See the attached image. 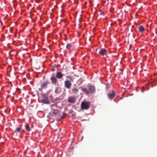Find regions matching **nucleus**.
<instances>
[{
	"label": "nucleus",
	"instance_id": "1",
	"mask_svg": "<svg viewBox=\"0 0 157 157\" xmlns=\"http://www.w3.org/2000/svg\"><path fill=\"white\" fill-rule=\"evenodd\" d=\"M90 105V102L82 101L81 104V108L82 109H88Z\"/></svg>",
	"mask_w": 157,
	"mask_h": 157
},
{
	"label": "nucleus",
	"instance_id": "2",
	"mask_svg": "<svg viewBox=\"0 0 157 157\" xmlns=\"http://www.w3.org/2000/svg\"><path fill=\"white\" fill-rule=\"evenodd\" d=\"M89 94H92L94 93L95 90V87L94 86L89 85L87 86Z\"/></svg>",
	"mask_w": 157,
	"mask_h": 157
},
{
	"label": "nucleus",
	"instance_id": "3",
	"mask_svg": "<svg viewBox=\"0 0 157 157\" xmlns=\"http://www.w3.org/2000/svg\"><path fill=\"white\" fill-rule=\"evenodd\" d=\"M107 95L109 99H112L115 96V93L113 90H112V92H109Z\"/></svg>",
	"mask_w": 157,
	"mask_h": 157
},
{
	"label": "nucleus",
	"instance_id": "4",
	"mask_svg": "<svg viewBox=\"0 0 157 157\" xmlns=\"http://www.w3.org/2000/svg\"><path fill=\"white\" fill-rule=\"evenodd\" d=\"M43 99L42 100V103L44 104H48L49 102L48 98L45 95H43Z\"/></svg>",
	"mask_w": 157,
	"mask_h": 157
},
{
	"label": "nucleus",
	"instance_id": "5",
	"mask_svg": "<svg viewBox=\"0 0 157 157\" xmlns=\"http://www.w3.org/2000/svg\"><path fill=\"white\" fill-rule=\"evenodd\" d=\"M65 87L68 89H70L71 86L72 84L69 81H66L64 82Z\"/></svg>",
	"mask_w": 157,
	"mask_h": 157
},
{
	"label": "nucleus",
	"instance_id": "6",
	"mask_svg": "<svg viewBox=\"0 0 157 157\" xmlns=\"http://www.w3.org/2000/svg\"><path fill=\"white\" fill-rule=\"evenodd\" d=\"M68 101L70 103H74L76 101V98L74 97H70L68 99Z\"/></svg>",
	"mask_w": 157,
	"mask_h": 157
},
{
	"label": "nucleus",
	"instance_id": "7",
	"mask_svg": "<svg viewBox=\"0 0 157 157\" xmlns=\"http://www.w3.org/2000/svg\"><path fill=\"white\" fill-rule=\"evenodd\" d=\"M50 79L52 81V83L53 84H55L57 82V79L54 75H52Z\"/></svg>",
	"mask_w": 157,
	"mask_h": 157
},
{
	"label": "nucleus",
	"instance_id": "8",
	"mask_svg": "<svg viewBox=\"0 0 157 157\" xmlns=\"http://www.w3.org/2000/svg\"><path fill=\"white\" fill-rule=\"evenodd\" d=\"M106 50L105 48L101 49L99 52V54L101 56H104L106 53Z\"/></svg>",
	"mask_w": 157,
	"mask_h": 157
},
{
	"label": "nucleus",
	"instance_id": "9",
	"mask_svg": "<svg viewBox=\"0 0 157 157\" xmlns=\"http://www.w3.org/2000/svg\"><path fill=\"white\" fill-rule=\"evenodd\" d=\"M48 82H45L42 83L41 84V87L42 88H46L47 87L48 85Z\"/></svg>",
	"mask_w": 157,
	"mask_h": 157
},
{
	"label": "nucleus",
	"instance_id": "10",
	"mask_svg": "<svg viewBox=\"0 0 157 157\" xmlns=\"http://www.w3.org/2000/svg\"><path fill=\"white\" fill-rule=\"evenodd\" d=\"M56 76L57 78H61L63 77V75L61 72H58L57 73Z\"/></svg>",
	"mask_w": 157,
	"mask_h": 157
},
{
	"label": "nucleus",
	"instance_id": "11",
	"mask_svg": "<svg viewBox=\"0 0 157 157\" xmlns=\"http://www.w3.org/2000/svg\"><path fill=\"white\" fill-rule=\"evenodd\" d=\"M61 90L60 87H57L55 89V93L56 94H59L60 93Z\"/></svg>",
	"mask_w": 157,
	"mask_h": 157
},
{
	"label": "nucleus",
	"instance_id": "12",
	"mask_svg": "<svg viewBox=\"0 0 157 157\" xmlns=\"http://www.w3.org/2000/svg\"><path fill=\"white\" fill-rule=\"evenodd\" d=\"M15 132H23L24 130L22 129L21 128H17L15 131Z\"/></svg>",
	"mask_w": 157,
	"mask_h": 157
},
{
	"label": "nucleus",
	"instance_id": "13",
	"mask_svg": "<svg viewBox=\"0 0 157 157\" xmlns=\"http://www.w3.org/2000/svg\"><path fill=\"white\" fill-rule=\"evenodd\" d=\"M82 90L83 91L85 92L87 94H89L88 89L86 88H82Z\"/></svg>",
	"mask_w": 157,
	"mask_h": 157
},
{
	"label": "nucleus",
	"instance_id": "14",
	"mask_svg": "<svg viewBox=\"0 0 157 157\" xmlns=\"http://www.w3.org/2000/svg\"><path fill=\"white\" fill-rule=\"evenodd\" d=\"M25 129H26L28 131H30V127L28 123H26L25 125Z\"/></svg>",
	"mask_w": 157,
	"mask_h": 157
},
{
	"label": "nucleus",
	"instance_id": "15",
	"mask_svg": "<svg viewBox=\"0 0 157 157\" xmlns=\"http://www.w3.org/2000/svg\"><path fill=\"white\" fill-rule=\"evenodd\" d=\"M139 31L140 32H142L144 30V29L143 27L142 26H140L139 27Z\"/></svg>",
	"mask_w": 157,
	"mask_h": 157
},
{
	"label": "nucleus",
	"instance_id": "16",
	"mask_svg": "<svg viewBox=\"0 0 157 157\" xmlns=\"http://www.w3.org/2000/svg\"><path fill=\"white\" fill-rule=\"evenodd\" d=\"M72 47V45L71 44H68L66 46V48L67 49L69 50Z\"/></svg>",
	"mask_w": 157,
	"mask_h": 157
},
{
	"label": "nucleus",
	"instance_id": "17",
	"mask_svg": "<svg viewBox=\"0 0 157 157\" xmlns=\"http://www.w3.org/2000/svg\"><path fill=\"white\" fill-rule=\"evenodd\" d=\"M72 91L75 93H77L78 92V90L75 88H73L72 89Z\"/></svg>",
	"mask_w": 157,
	"mask_h": 157
},
{
	"label": "nucleus",
	"instance_id": "18",
	"mask_svg": "<svg viewBox=\"0 0 157 157\" xmlns=\"http://www.w3.org/2000/svg\"><path fill=\"white\" fill-rule=\"evenodd\" d=\"M52 112L54 115H56L58 113L59 111L57 109H53Z\"/></svg>",
	"mask_w": 157,
	"mask_h": 157
},
{
	"label": "nucleus",
	"instance_id": "19",
	"mask_svg": "<svg viewBox=\"0 0 157 157\" xmlns=\"http://www.w3.org/2000/svg\"><path fill=\"white\" fill-rule=\"evenodd\" d=\"M68 79L71 80L72 79V76L71 75H69L66 77Z\"/></svg>",
	"mask_w": 157,
	"mask_h": 157
},
{
	"label": "nucleus",
	"instance_id": "20",
	"mask_svg": "<svg viewBox=\"0 0 157 157\" xmlns=\"http://www.w3.org/2000/svg\"><path fill=\"white\" fill-rule=\"evenodd\" d=\"M73 112H74L73 111L72 109L70 110L69 111V113H71L72 114V115L74 117L75 116V114H73Z\"/></svg>",
	"mask_w": 157,
	"mask_h": 157
},
{
	"label": "nucleus",
	"instance_id": "21",
	"mask_svg": "<svg viewBox=\"0 0 157 157\" xmlns=\"http://www.w3.org/2000/svg\"><path fill=\"white\" fill-rule=\"evenodd\" d=\"M63 116L61 117V118L63 119V118L64 117H65L66 115V114L65 113H63Z\"/></svg>",
	"mask_w": 157,
	"mask_h": 157
},
{
	"label": "nucleus",
	"instance_id": "22",
	"mask_svg": "<svg viewBox=\"0 0 157 157\" xmlns=\"http://www.w3.org/2000/svg\"><path fill=\"white\" fill-rule=\"evenodd\" d=\"M100 14L101 15H103V12H102V11L100 12Z\"/></svg>",
	"mask_w": 157,
	"mask_h": 157
},
{
	"label": "nucleus",
	"instance_id": "23",
	"mask_svg": "<svg viewBox=\"0 0 157 157\" xmlns=\"http://www.w3.org/2000/svg\"><path fill=\"white\" fill-rule=\"evenodd\" d=\"M55 69L54 68H53L51 69V71H55Z\"/></svg>",
	"mask_w": 157,
	"mask_h": 157
},
{
	"label": "nucleus",
	"instance_id": "24",
	"mask_svg": "<svg viewBox=\"0 0 157 157\" xmlns=\"http://www.w3.org/2000/svg\"><path fill=\"white\" fill-rule=\"evenodd\" d=\"M51 106H52H52H54V105H52Z\"/></svg>",
	"mask_w": 157,
	"mask_h": 157
},
{
	"label": "nucleus",
	"instance_id": "25",
	"mask_svg": "<svg viewBox=\"0 0 157 157\" xmlns=\"http://www.w3.org/2000/svg\"><path fill=\"white\" fill-rule=\"evenodd\" d=\"M54 67H57V66H56V65H54Z\"/></svg>",
	"mask_w": 157,
	"mask_h": 157
},
{
	"label": "nucleus",
	"instance_id": "26",
	"mask_svg": "<svg viewBox=\"0 0 157 157\" xmlns=\"http://www.w3.org/2000/svg\"><path fill=\"white\" fill-rule=\"evenodd\" d=\"M142 92H144V91H143V90H142Z\"/></svg>",
	"mask_w": 157,
	"mask_h": 157
}]
</instances>
